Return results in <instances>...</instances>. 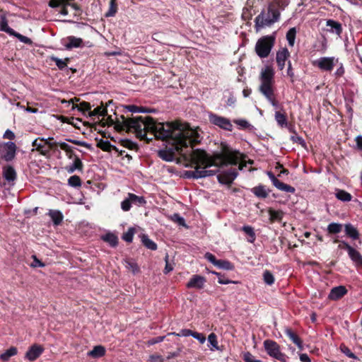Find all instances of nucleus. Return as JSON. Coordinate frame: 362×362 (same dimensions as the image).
<instances>
[{"label": "nucleus", "instance_id": "20e7f679", "mask_svg": "<svg viewBox=\"0 0 362 362\" xmlns=\"http://www.w3.org/2000/svg\"><path fill=\"white\" fill-rule=\"evenodd\" d=\"M264 348L269 356L281 362H286V355L281 351L280 346L276 341L271 339L265 340Z\"/></svg>", "mask_w": 362, "mask_h": 362}, {"label": "nucleus", "instance_id": "09e8293b", "mask_svg": "<svg viewBox=\"0 0 362 362\" xmlns=\"http://www.w3.org/2000/svg\"><path fill=\"white\" fill-rule=\"evenodd\" d=\"M242 230L252 238L249 241L250 243H252L255 239V233L254 232L252 227L250 226H244Z\"/></svg>", "mask_w": 362, "mask_h": 362}, {"label": "nucleus", "instance_id": "603ef678", "mask_svg": "<svg viewBox=\"0 0 362 362\" xmlns=\"http://www.w3.org/2000/svg\"><path fill=\"white\" fill-rule=\"evenodd\" d=\"M267 13H268V16H269L272 19L276 18V21H279V16H280V13L277 9L274 8L272 6H269L268 8Z\"/></svg>", "mask_w": 362, "mask_h": 362}, {"label": "nucleus", "instance_id": "5701e85b", "mask_svg": "<svg viewBox=\"0 0 362 362\" xmlns=\"http://www.w3.org/2000/svg\"><path fill=\"white\" fill-rule=\"evenodd\" d=\"M327 26L329 27V32L339 35L342 31L341 25L333 20H328Z\"/></svg>", "mask_w": 362, "mask_h": 362}, {"label": "nucleus", "instance_id": "4d7b16f0", "mask_svg": "<svg viewBox=\"0 0 362 362\" xmlns=\"http://www.w3.org/2000/svg\"><path fill=\"white\" fill-rule=\"evenodd\" d=\"M11 35L16 37L21 42L25 44H30L32 42L31 40L26 36L22 35L20 33H18L15 31L14 34Z\"/></svg>", "mask_w": 362, "mask_h": 362}, {"label": "nucleus", "instance_id": "58836bf2", "mask_svg": "<svg viewBox=\"0 0 362 362\" xmlns=\"http://www.w3.org/2000/svg\"><path fill=\"white\" fill-rule=\"evenodd\" d=\"M296 30L295 28H291L286 33V39L290 46L293 47L295 43Z\"/></svg>", "mask_w": 362, "mask_h": 362}, {"label": "nucleus", "instance_id": "412c9836", "mask_svg": "<svg viewBox=\"0 0 362 362\" xmlns=\"http://www.w3.org/2000/svg\"><path fill=\"white\" fill-rule=\"evenodd\" d=\"M83 168V163L78 156H74L73 163L66 167V170L69 173H73L75 170H81Z\"/></svg>", "mask_w": 362, "mask_h": 362}, {"label": "nucleus", "instance_id": "a18cd8bd", "mask_svg": "<svg viewBox=\"0 0 362 362\" xmlns=\"http://www.w3.org/2000/svg\"><path fill=\"white\" fill-rule=\"evenodd\" d=\"M68 184L71 187H78L81 185V181L78 175H73L68 179Z\"/></svg>", "mask_w": 362, "mask_h": 362}, {"label": "nucleus", "instance_id": "423d86ee", "mask_svg": "<svg viewBox=\"0 0 362 362\" xmlns=\"http://www.w3.org/2000/svg\"><path fill=\"white\" fill-rule=\"evenodd\" d=\"M16 145L12 141L4 143L0 146V149L2 150V158L6 161L12 160L16 156Z\"/></svg>", "mask_w": 362, "mask_h": 362}, {"label": "nucleus", "instance_id": "dca6fc26", "mask_svg": "<svg viewBox=\"0 0 362 362\" xmlns=\"http://www.w3.org/2000/svg\"><path fill=\"white\" fill-rule=\"evenodd\" d=\"M64 40L66 42L64 46L66 49H71L73 48H78L83 46V41L80 37L68 36Z\"/></svg>", "mask_w": 362, "mask_h": 362}, {"label": "nucleus", "instance_id": "aec40b11", "mask_svg": "<svg viewBox=\"0 0 362 362\" xmlns=\"http://www.w3.org/2000/svg\"><path fill=\"white\" fill-rule=\"evenodd\" d=\"M285 334L300 349H303V344L300 339L291 329H285Z\"/></svg>", "mask_w": 362, "mask_h": 362}, {"label": "nucleus", "instance_id": "a878e982", "mask_svg": "<svg viewBox=\"0 0 362 362\" xmlns=\"http://www.w3.org/2000/svg\"><path fill=\"white\" fill-rule=\"evenodd\" d=\"M252 193L259 198L267 197L269 193L264 185H258L252 189Z\"/></svg>", "mask_w": 362, "mask_h": 362}, {"label": "nucleus", "instance_id": "4468645a", "mask_svg": "<svg viewBox=\"0 0 362 362\" xmlns=\"http://www.w3.org/2000/svg\"><path fill=\"white\" fill-rule=\"evenodd\" d=\"M68 0H50L49 6L52 8H60L59 13L62 16H67L69 13L67 7L69 6Z\"/></svg>", "mask_w": 362, "mask_h": 362}, {"label": "nucleus", "instance_id": "a19ab883", "mask_svg": "<svg viewBox=\"0 0 362 362\" xmlns=\"http://www.w3.org/2000/svg\"><path fill=\"white\" fill-rule=\"evenodd\" d=\"M263 279L266 284L271 286L274 283V276L269 270H265L263 273Z\"/></svg>", "mask_w": 362, "mask_h": 362}, {"label": "nucleus", "instance_id": "1a4fd4ad", "mask_svg": "<svg viewBox=\"0 0 362 362\" xmlns=\"http://www.w3.org/2000/svg\"><path fill=\"white\" fill-rule=\"evenodd\" d=\"M340 245H339V248H341V245H343L344 247L347 250L349 257L356 265H362V255L349 245L347 243L344 241L340 242Z\"/></svg>", "mask_w": 362, "mask_h": 362}, {"label": "nucleus", "instance_id": "e433bc0d", "mask_svg": "<svg viewBox=\"0 0 362 362\" xmlns=\"http://www.w3.org/2000/svg\"><path fill=\"white\" fill-rule=\"evenodd\" d=\"M342 225L338 223H331L327 226V231L331 234H337L341 231Z\"/></svg>", "mask_w": 362, "mask_h": 362}, {"label": "nucleus", "instance_id": "2eb2a0df", "mask_svg": "<svg viewBox=\"0 0 362 362\" xmlns=\"http://www.w3.org/2000/svg\"><path fill=\"white\" fill-rule=\"evenodd\" d=\"M290 53L286 48H282L277 52L276 59L278 67L280 70L284 69L286 61L288 59Z\"/></svg>", "mask_w": 362, "mask_h": 362}, {"label": "nucleus", "instance_id": "bb28decb", "mask_svg": "<svg viewBox=\"0 0 362 362\" xmlns=\"http://www.w3.org/2000/svg\"><path fill=\"white\" fill-rule=\"evenodd\" d=\"M335 197L337 199L341 202H349L352 199V196L350 193L343 189H336Z\"/></svg>", "mask_w": 362, "mask_h": 362}, {"label": "nucleus", "instance_id": "f3484780", "mask_svg": "<svg viewBox=\"0 0 362 362\" xmlns=\"http://www.w3.org/2000/svg\"><path fill=\"white\" fill-rule=\"evenodd\" d=\"M347 292L346 288L343 286H336L332 288L328 298L330 300H336L344 296Z\"/></svg>", "mask_w": 362, "mask_h": 362}, {"label": "nucleus", "instance_id": "c9c22d12", "mask_svg": "<svg viewBox=\"0 0 362 362\" xmlns=\"http://www.w3.org/2000/svg\"><path fill=\"white\" fill-rule=\"evenodd\" d=\"M103 240L108 243L112 247H115L118 243V238L113 233H107L103 236Z\"/></svg>", "mask_w": 362, "mask_h": 362}, {"label": "nucleus", "instance_id": "cd10ccee", "mask_svg": "<svg viewBox=\"0 0 362 362\" xmlns=\"http://www.w3.org/2000/svg\"><path fill=\"white\" fill-rule=\"evenodd\" d=\"M141 242L143 245L148 249L151 250H156L157 249V245L146 234H142L141 236Z\"/></svg>", "mask_w": 362, "mask_h": 362}, {"label": "nucleus", "instance_id": "774afa93", "mask_svg": "<svg viewBox=\"0 0 362 362\" xmlns=\"http://www.w3.org/2000/svg\"><path fill=\"white\" fill-rule=\"evenodd\" d=\"M4 138L13 140L15 139V134L12 131L7 129L4 134Z\"/></svg>", "mask_w": 362, "mask_h": 362}, {"label": "nucleus", "instance_id": "c85d7f7f", "mask_svg": "<svg viewBox=\"0 0 362 362\" xmlns=\"http://www.w3.org/2000/svg\"><path fill=\"white\" fill-rule=\"evenodd\" d=\"M33 146L36 148V150L40 151L42 155H47L49 153V149L45 148L44 142L40 139H35L32 143Z\"/></svg>", "mask_w": 362, "mask_h": 362}, {"label": "nucleus", "instance_id": "0eeeda50", "mask_svg": "<svg viewBox=\"0 0 362 362\" xmlns=\"http://www.w3.org/2000/svg\"><path fill=\"white\" fill-rule=\"evenodd\" d=\"M209 120L212 124L219 127L220 128L228 131L232 130L233 125L230 121L226 117L211 114L209 115Z\"/></svg>", "mask_w": 362, "mask_h": 362}, {"label": "nucleus", "instance_id": "2f4dec72", "mask_svg": "<svg viewBox=\"0 0 362 362\" xmlns=\"http://www.w3.org/2000/svg\"><path fill=\"white\" fill-rule=\"evenodd\" d=\"M124 264L125 267L131 271L134 274H137L139 272V267L137 264L131 259H124Z\"/></svg>", "mask_w": 362, "mask_h": 362}, {"label": "nucleus", "instance_id": "473e14b6", "mask_svg": "<svg viewBox=\"0 0 362 362\" xmlns=\"http://www.w3.org/2000/svg\"><path fill=\"white\" fill-rule=\"evenodd\" d=\"M275 119L279 126L281 127L287 126V119L285 113H282L280 111H276L275 112Z\"/></svg>", "mask_w": 362, "mask_h": 362}, {"label": "nucleus", "instance_id": "0e129e2a", "mask_svg": "<svg viewBox=\"0 0 362 362\" xmlns=\"http://www.w3.org/2000/svg\"><path fill=\"white\" fill-rule=\"evenodd\" d=\"M193 332L192 330L188 329H183L180 330V332L177 334L179 337H189L192 336L193 334Z\"/></svg>", "mask_w": 362, "mask_h": 362}, {"label": "nucleus", "instance_id": "6e6d98bb", "mask_svg": "<svg viewBox=\"0 0 362 362\" xmlns=\"http://www.w3.org/2000/svg\"><path fill=\"white\" fill-rule=\"evenodd\" d=\"M243 359L245 362H263L261 360L256 359L255 357L250 352L244 354Z\"/></svg>", "mask_w": 362, "mask_h": 362}, {"label": "nucleus", "instance_id": "338daca9", "mask_svg": "<svg viewBox=\"0 0 362 362\" xmlns=\"http://www.w3.org/2000/svg\"><path fill=\"white\" fill-rule=\"evenodd\" d=\"M339 65V68L337 69V71H335V75L338 77H340L341 76L344 74V66H343V64L342 63H339L338 64Z\"/></svg>", "mask_w": 362, "mask_h": 362}, {"label": "nucleus", "instance_id": "4be33fe9", "mask_svg": "<svg viewBox=\"0 0 362 362\" xmlns=\"http://www.w3.org/2000/svg\"><path fill=\"white\" fill-rule=\"evenodd\" d=\"M345 233L346 235L352 238L353 240H357L359 237L358 231L356 228H355L351 223H346L344 226Z\"/></svg>", "mask_w": 362, "mask_h": 362}, {"label": "nucleus", "instance_id": "8fccbe9b", "mask_svg": "<svg viewBox=\"0 0 362 362\" xmlns=\"http://www.w3.org/2000/svg\"><path fill=\"white\" fill-rule=\"evenodd\" d=\"M208 341L212 346L211 349H218V341L216 335L214 333H211L208 337Z\"/></svg>", "mask_w": 362, "mask_h": 362}, {"label": "nucleus", "instance_id": "393cba45", "mask_svg": "<svg viewBox=\"0 0 362 362\" xmlns=\"http://www.w3.org/2000/svg\"><path fill=\"white\" fill-rule=\"evenodd\" d=\"M105 349L104 346H100V345H98V346H95L93 350H91L90 351H89L88 353V356L92 357V358H100V357H102L105 355Z\"/></svg>", "mask_w": 362, "mask_h": 362}, {"label": "nucleus", "instance_id": "bf43d9fd", "mask_svg": "<svg viewBox=\"0 0 362 362\" xmlns=\"http://www.w3.org/2000/svg\"><path fill=\"white\" fill-rule=\"evenodd\" d=\"M172 220L177 223L180 226H185V221L184 218L180 216L178 214H175L172 216Z\"/></svg>", "mask_w": 362, "mask_h": 362}, {"label": "nucleus", "instance_id": "72a5a7b5", "mask_svg": "<svg viewBox=\"0 0 362 362\" xmlns=\"http://www.w3.org/2000/svg\"><path fill=\"white\" fill-rule=\"evenodd\" d=\"M60 148L66 152V156L71 159L74 160V156H76L74 152L73 148L68 145L66 143H61L59 145Z\"/></svg>", "mask_w": 362, "mask_h": 362}, {"label": "nucleus", "instance_id": "13d9d810", "mask_svg": "<svg viewBox=\"0 0 362 362\" xmlns=\"http://www.w3.org/2000/svg\"><path fill=\"white\" fill-rule=\"evenodd\" d=\"M341 350L349 358L358 359V357L354 353H352L348 347L343 346L341 348Z\"/></svg>", "mask_w": 362, "mask_h": 362}, {"label": "nucleus", "instance_id": "7c9ffc66", "mask_svg": "<svg viewBox=\"0 0 362 362\" xmlns=\"http://www.w3.org/2000/svg\"><path fill=\"white\" fill-rule=\"evenodd\" d=\"M130 202H132V204H135L139 206L144 205L146 202L144 197L137 196L132 193H128Z\"/></svg>", "mask_w": 362, "mask_h": 362}, {"label": "nucleus", "instance_id": "c756f323", "mask_svg": "<svg viewBox=\"0 0 362 362\" xmlns=\"http://www.w3.org/2000/svg\"><path fill=\"white\" fill-rule=\"evenodd\" d=\"M268 212L269 214V219L272 222L281 221L283 218L284 213L282 211H276L272 209H269Z\"/></svg>", "mask_w": 362, "mask_h": 362}, {"label": "nucleus", "instance_id": "f03ea898", "mask_svg": "<svg viewBox=\"0 0 362 362\" xmlns=\"http://www.w3.org/2000/svg\"><path fill=\"white\" fill-rule=\"evenodd\" d=\"M275 71L272 66H264L259 74V92L267 99L275 109H279V104L274 98V84Z\"/></svg>", "mask_w": 362, "mask_h": 362}, {"label": "nucleus", "instance_id": "4c0bfd02", "mask_svg": "<svg viewBox=\"0 0 362 362\" xmlns=\"http://www.w3.org/2000/svg\"><path fill=\"white\" fill-rule=\"evenodd\" d=\"M117 11V5L116 0H110V6L109 9L105 13L106 17H112L114 16Z\"/></svg>", "mask_w": 362, "mask_h": 362}, {"label": "nucleus", "instance_id": "9b49d317", "mask_svg": "<svg viewBox=\"0 0 362 362\" xmlns=\"http://www.w3.org/2000/svg\"><path fill=\"white\" fill-rule=\"evenodd\" d=\"M206 282L204 276L200 275H193L187 283L186 287L188 288L202 289Z\"/></svg>", "mask_w": 362, "mask_h": 362}, {"label": "nucleus", "instance_id": "a211bd4d", "mask_svg": "<svg viewBox=\"0 0 362 362\" xmlns=\"http://www.w3.org/2000/svg\"><path fill=\"white\" fill-rule=\"evenodd\" d=\"M3 176L8 182H14L16 179L17 175L15 169L12 166H6L4 168Z\"/></svg>", "mask_w": 362, "mask_h": 362}, {"label": "nucleus", "instance_id": "9d476101", "mask_svg": "<svg viewBox=\"0 0 362 362\" xmlns=\"http://www.w3.org/2000/svg\"><path fill=\"white\" fill-rule=\"evenodd\" d=\"M269 178L272 181V184L276 187L278 189L290 193H294L296 189L293 187L285 184L281 181H279L272 172L267 173Z\"/></svg>", "mask_w": 362, "mask_h": 362}, {"label": "nucleus", "instance_id": "5fc2aeb1", "mask_svg": "<svg viewBox=\"0 0 362 362\" xmlns=\"http://www.w3.org/2000/svg\"><path fill=\"white\" fill-rule=\"evenodd\" d=\"M134 230L133 228H129L124 235H123V240H124L126 242L131 243L133 240Z\"/></svg>", "mask_w": 362, "mask_h": 362}, {"label": "nucleus", "instance_id": "6ab92c4d", "mask_svg": "<svg viewBox=\"0 0 362 362\" xmlns=\"http://www.w3.org/2000/svg\"><path fill=\"white\" fill-rule=\"evenodd\" d=\"M48 215L55 226L61 224L64 218L62 213L59 210L50 209L48 212Z\"/></svg>", "mask_w": 362, "mask_h": 362}, {"label": "nucleus", "instance_id": "864d4df0", "mask_svg": "<svg viewBox=\"0 0 362 362\" xmlns=\"http://www.w3.org/2000/svg\"><path fill=\"white\" fill-rule=\"evenodd\" d=\"M52 139L53 138L52 137H49L47 139H40V140L44 142L45 148H46V149H49V151L56 146L55 143L51 141Z\"/></svg>", "mask_w": 362, "mask_h": 362}, {"label": "nucleus", "instance_id": "f8f14e48", "mask_svg": "<svg viewBox=\"0 0 362 362\" xmlns=\"http://www.w3.org/2000/svg\"><path fill=\"white\" fill-rule=\"evenodd\" d=\"M255 26L258 30L266 26H270L272 24L276 22V18L272 19L271 17L268 16V13L266 16L263 13H262L255 18Z\"/></svg>", "mask_w": 362, "mask_h": 362}, {"label": "nucleus", "instance_id": "79ce46f5", "mask_svg": "<svg viewBox=\"0 0 362 362\" xmlns=\"http://www.w3.org/2000/svg\"><path fill=\"white\" fill-rule=\"evenodd\" d=\"M128 110L131 112L136 113V112H153L154 110H147L145 107H139L136 105H129L127 107Z\"/></svg>", "mask_w": 362, "mask_h": 362}, {"label": "nucleus", "instance_id": "ddd939ff", "mask_svg": "<svg viewBox=\"0 0 362 362\" xmlns=\"http://www.w3.org/2000/svg\"><path fill=\"white\" fill-rule=\"evenodd\" d=\"M44 349L38 344H33L25 354V358L30 361L36 360L43 352Z\"/></svg>", "mask_w": 362, "mask_h": 362}, {"label": "nucleus", "instance_id": "f257e3e1", "mask_svg": "<svg viewBox=\"0 0 362 362\" xmlns=\"http://www.w3.org/2000/svg\"><path fill=\"white\" fill-rule=\"evenodd\" d=\"M124 127L129 132L136 133L141 139H148L147 133H151L156 139L168 143L165 148L159 150L158 156L163 160H174L177 154L183 156L195 165L194 170L186 172L187 177L195 179L215 175L218 168L239 163L241 154L228 148L222 153L210 156L204 150L195 149L188 153L189 145L199 143L202 137L197 129L189 127L187 124L179 122H158L150 117H135L123 120Z\"/></svg>", "mask_w": 362, "mask_h": 362}, {"label": "nucleus", "instance_id": "49530a36", "mask_svg": "<svg viewBox=\"0 0 362 362\" xmlns=\"http://www.w3.org/2000/svg\"><path fill=\"white\" fill-rule=\"evenodd\" d=\"M214 274L218 276V282L220 284H238V281H231L228 279L225 278L223 276L221 273L213 272Z\"/></svg>", "mask_w": 362, "mask_h": 362}, {"label": "nucleus", "instance_id": "f704fd0d", "mask_svg": "<svg viewBox=\"0 0 362 362\" xmlns=\"http://www.w3.org/2000/svg\"><path fill=\"white\" fill-rule=\"evenodd\" d=\"M16 354L17 349L16 347H11L0 355V358L4 361H8L11 356Z\"/></svg>", "mask_w": 362, "mask_h": 362}, {"label": "nucleus", "instance_id": "c03bdc74", "mask_svg": "<svg viewBox=\"0 0 362 362\" xmlns=\"http://www.w3.org/2000/svg\"><path fill=\"white\" fill-rule=\"evenodd\" d=\"M90 107H90V103H88L87 102H82L79 105L73 104V106H72L73 110L78 109V110H79L83 113L87 111H89L90 110Z\"/></svg>", "mask_w": 362, "mask_h": 362}, {"label": "nucleus", "instance_id": "680f3d73", "mask_svg": "<svg viewBox=\"0 0 362 362\" xmlns=\"http://www.w3.org/2000/svg\"><path fill=\"white\" fill-rule=\"evenodd\" d=\"M192 337L197 339L200 343L204 344L206 341V337L201 333L194 332Z\"/></svg>", "mask_w": 362, "mask_h": 362}, {"label": "nucleus", "instance_id": "3c124183", "mask_svg": "<svg viewBox=\"0 0 362 362\" xmlns=\"http://www.w3.org/2000/svg\"><path fill=\"white\" fill-rule=\"evenodd\" d=\"M132 205V202H130L129 194H127V197L121 202V209L124 211H128L130 210Z\"/></svg>", "mask_w": 362, "mask_h": 362}, {"label": "nucleus", "instance_id": "6e6552de", "mask_svg": "<svg viewBox=\"0 0 362 362\" xmlns=\"http://www.w3.org/2000/svg\"><path fill=\"white\" fill-rule=\"evenodd\" d=\"M238 171L235 168H230V169L223 171L220 173L217 178L221 183L225 185H230L237 177Z\"/></svg>", "mask_w": 362, "mask_h": 362}, {"label": "nucleus", "instance_id": "7ed1b4c3", "mask_svg": "<svg viewBox=\"0 0 362 362\" xmlns=\"http://www.w3.org/2000/svg\"><path fill=\"white\" fill-rule=\"evenodd\" d=\"M275 37L267 35L259 39L255 45V51L260 58H266L269 56L274 45Z\"/></svg>", "mask_w": 362, "mask_h": 362}, {"label": "nucleus", "instance_id": "37998d69", "mask_svg": "<svg viewBox=\"0 0 362 362\" xmlns=\"http://www.w3.org/2000/svg\"><path fill=\"white\" fill-rule=\"evenodd\" d=\"M51 60L54 62L57 67L61 70L64 69L67 66V62H69L68 58L63 60L56 57H51Z\"/></svg>", "mask_w": 362, "mask_h": 362}, {"label": "nucleus", "instance_id": "69168bd1", "mask_svg": "<svg viewBox=\"0 0 362 362\" xmlns=\"http://www.w3.org/2000/svg\"><path fill=\"white\" fill-rule=\"evenodd\" d=\"M31 266L33 267H42L45 266V264H43L41 261H40L35 256H33V262L31 264Z\"/></svg>", "mask_w": 362, "mask_h": 362}, {"label": "nucleus", "instance_id": "39448f33", "mask_svg": "<svg viewBox=\"0 0 362 362\" xmlns=\"http://www.w3.org/2000/svg\"><path fill=\"white\" fill-rule=\"evenodd\" d=\"M312 64L322 71L330 72L339 64V59L334 57H323L313 61Z\"/></svg>", "mask_w": 362, "mask_h": 362}, {"label": "nucleus", "instance_id": "052dcab7", "mask_svg": "<svg viewBox=\"0 0 362 362\" xmlns=\"http://www.w3.org/2000/svg\"><path fill=\"white\" fill-rule=\"evenodd\" d=\"M204 257L209 262L212 263L214 265L216 266L218 260L216 259V257L213 254L210 252H206Z\"/></svg>", "mask_w": 362, "mask_h": 362}, {"label": "nucleus", "instance_id": "ea45409f", "mask_svg": "<svg viewBox=\"0 0 362 362\" xmlns=\"http://www.w3.org/2000/svg\"><path fill=\"white\" fill-rule=\"evenodd\" d=\"M107 113V110L103 105L97 107L93 111H90L88 115L90 117L93 116H105Z\"/></svg>", "mask_w": 362, "mask_h": 362}, {"label": "nucleus", "instance_id": "b1692460", "mask_svg": "<svg viewBox=\"0 0 362 362\" xmlns=\"http://www.w3.org/2000/svg\"><path fill=\"white\" fill-rule=\"evenodd\" d=\"M0 30L10 35L15 33V30L8 26L7 19L4 15H1L0 16Z\"/></svg>", "mask_w": 362, "mask_h": 362}, {"label": "nucleus", "instance_id": "de8ad7c7", "mask_svg": "<svg viewBox=\"0 0 362 362\" xmlns=\"http://www.w3.org/2000/svg\"><path fill=\"white\" fill-rule=\"evenodd\" d=\"M216 267H218L220 269H223L226 270L233 269V265L230 262L226 260H218Z\"/></svg>", "mask_w": 362, "mask_h": 362}, {"label": "nucleus", "instance_id": "e2e57ef3", "mask_svg": "<svg viewBox=\"0 0 362 362\" xmlns=\"http://www.w3.org/2000/svg\"><path fill=\"white\" fill-rule=\"evenodd\" d=\"M291 139L293 142L298 143V144H300L303 146H304L305 145V140L302 137H300V136H299L298 135L292 136L291 137Z\"/></svg>", "mask_w": 362, "mask_h": 362}]
</instances>
